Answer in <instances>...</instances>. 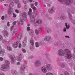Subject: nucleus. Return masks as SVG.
Masks as SVG:
<instances>
[{
    "label": "nucleus",
    "mask_w": 75,
    "mask_h": 75,
    "mask_svg": "<svg viewBox=\"0 0 75 75\" xmlns=\"http://www.w3.org/2000/svg\"><path fill=\"white\" fill-rule=\"evenodd\" d=\"M59 55L61 57H63L65 54V57L68 59L72 58V54L71 51L69 49H65L64 51L62 50H60L58 51Z\"/></svg>",
    "instance_id": "1"
},
{
    "label": "nucleus",
    "mask_w": 75,
    "mask_h": 75,
    "mask_svg": "<svg viewBox=\"0 0 75 75\" xmlns=\"http://www.w3.org/2000/svg\"><path fill=\"white\" fill-rule=\"evenodd\" d=\"M32 12V9L31 8L29 9V11L28 12V15L30 16V20L32 23H34L35 21V18L37 16V12L36 11H35L32 16L31 15V12Z\"/></svg>",
    "instance_id": "2"
},
{
    "label": "nucleus",
    "mask_w": 75,
    "mask_h": 75,
    "mask_svg": "<svg viewBox=\"0 0 75 75\" xmlns=\"http://www.w3.org/2000/svg\"><path fill=\"white\" fill-rule=\"evenodd\" d=\"M6 64H4L3 67H1V69L3 71H7V69L10 68L9 65H10V62L7 60H5Z\"/></svg>",
    "instance_id": "3"
},
{
    "label": "nucleus",
    "mask_w": 75,
    "mask_h": 75,
    "mask_svg": "<svg viewBox=\"0 0 75 75\" xmlns=\"http://www.w3.org/2000/svg\"><path fill=\"white\" fill-rule=\"evenodd\" d=\"M10 59H11V64H14V60L16 59V60L18 61H20L21 60L22 58V57H21V55L20 56H19V57H15V56H11L10 57Z\"/></svg>",
    "instance_id": "4"
},
{
    "label": "nucleus",
    "mask_w": 75,
    "mask_h": 75,
    "mask_svg": "<svg viewBox=\"0 0 75 75\" xmlns=\"http://www.w3.org/2000/svg\"><path fill=\"white\" fill-rule=\"evenodd\" d=\"M59 1L62 3L65 2L66 5H71L73 3V0H58Z\"/></svg>",
    "instance_id": "5"
},
{
    "label": "nucleus",
    "mask_w": 75,
    "mask_h": 75,
    "mask_svg": "<svg viewBox=\"0 0 75 75\" xmlns=\"http://www.w3.org/2000/svg\"><path fill=\"white\" fill-rule=\"evenodd\" d=\"M25 66L23 65L21 67V68L20 72L21 75H24L25 74L24 73V69H25Z\"/></svg>",
    "instance_id": "6"
},
{
    "label": "nucleus",
    "mask_w": 75,
    "mask_h": 75,
    "mask_svg": "<svg viewBox=\"0 0 75 75\" xmlns=\"http://www.w3.org/2000/svg\"><path fill=\"white\" fill-rule=\"evenodd\" d=\"M46 68L48 71H51L52 69V66L50 64H48L46 65Z\"/></svg>",
    "instance_id": "7"
},
{
    "label": "nucleus",
    "mask_w": 75,
    "mask_h": 75,
    "mask_svg": "<svg viewBox=\"0 0 75 75\" xmlns=\"http://www.w3.org/2000/svg\"><path fill=\"white\" fill-rule=\"evenodd\" d=\"M30 42L31 45H32V47H30V49L32 51H33L34 50V47H33V45H34V41L32 39H30Z\"/></svg>",
    "instance_id": "8"
},
{
    "label": "nucleus",
    "mask_w": 75,
    "mask_h": 75,
    "mask_svg": "<svg viewBox=\"0 0 75 75\" xmlns=\"http://www.w3.org/2000/svg\"><path fill=\"white\" fill-rule=\"evenodd\" d=\"M51 36H46L44 38V41H50L51 40Z\"/></svg>",
    "instance_id": "9"
},
{
    "label": "nucleus",
    "mask_w": 75,
    "mask_h": 75,
    "mask_svg": "<svg viewBox=\"0 0 75 75\" xmlns=\"http://www.w3.org/2000/svg\"><path fill=\"white\" fill-rule=\"evenodd\" d=\"M55 11V9L54 7H53L52 9H49L48 10L49 13L51 14H52V13H53V12H54Z\"/></svg>",
    "instance_id": "10"
},
{
    "label": "nucleus",
    "mask_w": 75,
    "mask_h": 75,
    "mask_svg": "<svg viewBox=\"0 0 75 75\" xmlns=\"http://www.w3.org/2000/svg\"><path fill=\"white\" fill-rule=\"evenodd\" d=\"M35 67H39L41 65V63L39 60H37L35 64Z\"/></svg>",
    "instance_id": "11"
},
{
    "label": "nucleus",
    "mask_w": 75,
    "mask_h": 75,
    "mask_svg": "<svg viewBox=\"0 0 75 75\" xmlns=\"http://www.w3.org/2000/svg\"><path fill=\"white\" fill-rule=\"evenodd\" d=\"M29 34L32 37H34V32L33 30H30L29 31Z\"/></svg>",
    "instance_id": "12"
},
{
    "label": "nucleus",
    "mask_w": 75,
    "mask_h": 75,
    "mask_svg": "<svg viewBox=\"0 0 75 75\" xmlns=\"http://www.w3.org/2000/svg\"><path fill=\"white\" fill-rule=\"evenodd\" d=\"M20 41H18L16 42H15L13 44V46L15 48H17L18 46V44L20 43Z\"/></svg>",
    "instance_id": "13"
},
{
    "label": "nucleus",
    "mask_w": 75,
    "mask_h": 75,
    "mask_svg": "<svg viewBox=\"0 0 75 75\" xmlns=\"http://www.w3.org/2000/svg\"><path fill=\"white\" fill-rule=\"evenodd\" d=\"M17 29L16 28L14 30L12 34V36L13 37H14L16 34H17Z\"/></svg>",
    "instance_id": "14"
},
{
    "label": "nucleus",
    "mask_w": 75,
    "mask_h": 75,
    "mask_svg": "<svg viewBox=\"0 0 75 75\" xmlns=\"http://www.w3.org/2000/svg\"><path fill=\"white\" fill-rule=\"evenodd\" d=\"M47 71L46 67H43L42 68V71L44 73H46L47 72Z\"/></svg>",
    "instance_id": "15"
},
{
    "label": "nucleus",
    "mask_w": 75,
    "mask_h": 75,
    "mask_svg": "<svg viewBox=\"0 0 75 75\" xmlns=\"http://www.w3.org/2000/svg\"><path fill=\"white\" fill-rule=\"evenodd\" d=\"M23 18L25 21L27 20V15L25 13H23Z\"/></svg>",
    "instance_id": "16"
},
{
    "label": "nucleus",
    "mask_w": 75,
    "mask_h": 75,
    "mask_svg": "<svg viewBox=\"0 0 75 75\" xmlns=\"http://www.w3.org/2000/svg\"><path fill=\"white\" fill-rule=\"evenodd\" d=\"M27 44V40H24L23 42L22 43V45L23 47H24L26 45V44Z\"/></svg>",
    "instance_id": "17"
},
{
    "label": "nucleus",
    "mask_w": 75,
    "mask_h": 75,
    "mask_svg": "<svg viewBox=\"0 0 75 75\" xmlns=\"http://www.w3.org/2000/svg\"><path fill=\"white\" fill-rule=\"evenodd\" d=\"M22 37V34L21 33H19L17 36V40H20L21 39V37Z\"/></svg>",
    "instance_id": "18"
},
{
    "label": "nucleus",
    "mask_w": 75,
    "mask_h": 75,
    "mask_svg": "<svg viewBox=\"0 0 75 75\" xmlns=\"http://www.w3.org/2000/svg\"><path fill=\"white\" fill-rule=\"evenodd\" d=\"M5 51L3 50H1V47H0V54H3L5 53Z\"/></svg>",
    "instance_id": "19"
},
{
    "label": "nucleus",
    "mask_w": 75,
    "mask_h": 75,
    "mask_svg": "<svg viewBox=\"0 0 75 75\" xmlns=\"http://www.w3.org/2000/svg\"><path fill=\"white\" fill-rule=\"evenodd\" d=\"M36 47H39V45H42V43L41 42H39V43H38L37 42H36Z\"/></svg>",
    "instance_id": "20"
},
{
    "label": "nucleus",
    "mask_w": 75,
    "mask_h": 75,
    "mask_svg": "<svg viewBox=\"0 0 75 75\" xmlns=\"http://www.w3.org/2000/svg\"><path fill=\"white\" fill-rule=\"evenodd\" d=\"M8 35V32L5 31L4 33V37L6 38L7 37Z\"/></svg>",
    "instance_id": "21"
},
{
    "label": "nucleus",
    "mask_w": 75,
    "mask_h": 75,
    "mask_svg": "<svg viewBox=\"0 0 75 75\" xmlns=\"http://www.w3.org/2000/svg\"><path fill=\"white\" fill-rule=\"evenodd\" d=\"M18 23L20 24V25H23V23H24V22H23V20H22L21 21H19L18 22Z\"/></svg>",
    "instance_id": "22"
},
{
    "label": "nucleus",
    "mask_w": 75,
    "mask_h": 75,
    "mask_svg": "<svg viewBox=\"0 0 75 75\" xmlns=\"http://www.w3.org/2000/svg\"><path fill=\"white\" fill-rule=\"evenodd\" d=\"M8 13L9 15L11 13V8L9 7V8L8 11Z\"/></svg>",
    "instance_id": "23"
},
{
    "label": "nucleus",
    "mask_w": 75,
    "mask_h": 75,
    "mask_svg": "<svg viewBox=\"0 0 75 75\" xmlns=\"http://www.w3.org/2000/svg\"><path fill=\"white\" fill-rule=\"evenodd\" d=\"M37 23L38 24H42V21L40 19H39L37 20Z\"/></svg>",
    "instance_id": "24"
},
{
    "label": "nucleus",
    "mask_w": 75,
    "mask_h": 75,
    "mask_svg": "<svg viewBox=\"0 0 75 75\" xmlns=\"http://www.w3.org/2000/svg\"><path fill=\"white\" fill-rule=\"evenodd\" d=\"M7 49L8 51H12V49L10 46H8L7 47Z\"/></svg>",
    "instance_id": "25"
},
{
    "label": "nucleus",
    "mask_w": 75,
    "mask_h": 75,
    "mask_svg": "<svg viewBox=\"0 0 75 75\" xmlns=\"http://www.w3.org/2000/svg\"><path fill=\"white\" fill-rule=\"evenodd\" d=\"M11 72L13 75H15L17 74V71L14 70H12L11 71Z\"/></svg>",
    "instance_id": "26"
},
{
    "label": "nucleus",
    "mask_w": 75,
    "mask_h": 75,
    "mask_svg": "<svg viewBox=\"0 0 75 75\" xmlns=\"http://www.w3.org/2000/svg\"><path fill=\"white\" fill-rule=\"evenodd\" d=\"M68 15H69V18H72V15H71V14L70 13V12H71V11H70L69 10L68 11Z\"/></svg>",
    "instance_id": "27"
},
{
    "label": "nucleus",
    "mask_w": 75,
    "mask_h": 75,
    "mask_svg": "<svg viewBox=\"0 0 75 75\" xmlns=\"http://www.w3.org/2000/svg\"><path fill=\"white\" fill-rule=\"evenodd\" d=\"M60 18L62 20H65V19L66 18L65 16L64 15H62L61 16Z\"/></svg>",
    "instance_id": "28"
},
{
    "label": "nucleus",
    "mask_w": 75,
    "mask_h": 75,
    "mask_svg": "<svg viewBox=\"0 0 75 75\" xmlns=\"http://www.w3.org/2000/svg\"><path fill=\"white\" fill-rule=\"evenodd\" d=\"M65 26L68 29L69 28L70 25H69L68 24V25H67V23H65Z\"/></svg>",
    "instance_id": "29"
},
{
    "label": "nucleus",
    "mask_w": 75,
    "mask_h": 75,
    "mask_svg": "<svg viewBox=\"0 0 75 75\" xmlns=\"http://www.w3.org/2000/svg\"><path fill=\"white\" fill-rule=\"evenodd\" d=\"M65 66V64L64 63H62L60 65V67H62V68H64Z\"/></svg>",
    "instance_id": "30"
},
{
    "label": "nucleus",
    "mask_w": 75,
    "mask_h": 75,
    "mask_svg": "<svg viewBox=\"0 0 75 75\" xmlns=\"http://www.w3.org/2000/svg\"><path fill=\"white\" fill-rule=\"evenodd\" d=\"M35 33L37 34V35H38L39 34V31H38L37 29L35 30Z\"/></svg>",
    "instance_id": "31"
},
{
    "label": "nucleus",
    "mask_w": 75,
    "mask_h": 75,
    "mask_svg": "<svg viewBox=\"0 0 75 75\" xmlns=\"http://www.w3.org/2000/svg\"><path fill=\"white\" fill-rule=\"evenodd\" d=\"M6 42H7V40L6 39L3 40L2 41V42H3V44L6 43Z\"/></svg>",
    "instance_id": "32"
},
{
    "label": "nucleus",
    "mask_w": 75,
    "mask_h": 75,
    "mask_svg": "<svg viewBox=\"0 0 75 75\" xmlns=\"http://www.w3.org/2000/svg\"><path fill=\"white\" fill-rule=\"evenodd\" d=\"M8 3H9V6H11V5H12V6L14 5V3L13 2H9Z\"/></svg>",
    "instance_id": "33"
},
{
    "label": "nucleus",
    "mask_w": 75,
    "mask_h": 75,
    "mask_svg": "<svg viewBox=\"0 0 75 75\" xmlns=\"http://www.w3.org/2000/svg\"><path fill=\"white\" fill-rule=\"evenodd\" d=\"M64 74L65 75H69V74L67 71H65L64 72Z\"/></svg>",
    "instance_id": "34"
},
{
    "label": "nucleus",
    "mask_w": 75,
    "mask_h": 75,
    "mask_svg": "<svg viewBox=\"0 0 75 75\" xmlns=\"http://www.w3.org/2000/svg\"><path fill=\"white\" fill-rule=\"evenodd\" d=\"M15 1L16 4H18V3H20V2L18 1V0H15Z\"/></svg>",
    "instance_id": "35"
},
{
    "label": "nucleus",
    "mask_w": 75,
    "mask_h": 75,
    "mask_svg": "<svg viewBox=\"0 0 75 75\" xmlns=\"http://www.w3.org/2000/svg\"><path fill=\"white\" fill-rule=\"evenodd\" d=\"M14 0H8L7 1V3H11V2H13V1H14Z\"/></svg>",
    "instance_id": "36"
},
{
    "label": "nucleus",
    "mask_w": 75,
    "mask_h": 75,
    "mask_svg": "<svg viewBox=\"0 0 75 75\" xmlns=\"http://www.w3.org/2000/svg\"><path fill=\"white\" fill-rule=\"evenodd\" d=\"M46 75H54V74L51 73H48L46 74Z\"/></svg>",
    "instance_id": "37"
},
{
    "label": "nucleus",
    "mask_w": 75,
    "mask_h": 75,
    "mask_svg": "<svg viewBox=\"0 0 75 75\" xmlns=\"http://www.w3.org/2000/svg\"><path fill=\"white\" fill-rule=\"evenodd\" d=\"M51 29H50V28H49L47 30V32L48 33H51Z\"/></svg>",
    "instance_id": "38"
},
{
    "label": "nucleus",
    "mask_w": 75,
    "mask_h": 75,
    "mask_svg": "<svg viewBox=\"0 0 75 75\" xmlns=\"http://www.w3.org/2000/svg\"><path fill=\"white\" fill-rule=\"evenodd\" d=\"M34 4H30L31 7L32 8L34 7Z\"/></svg>",
    "instance_id": "39"
},
{
    "label": "nucleus",
    "mask_w": 75,
    "mask_h": 75,
    "mask_svg": "<svg viewBox=\"0 0 75 75\" xmlns=\"http://www.w3.org/2000/svg\"><path fill=\"white\" fill-rule=\"evenodd\" d=\"M15 11H16V13H17V14L19 13V11L17 9H16L15 10Z\"/></svg>",
    "instance_id": "40"
},
{
    "label": "nucleus",
    "mask_w": 75,
    "mask_h": 75,
    "mask_svg": "<svg viewBox=\"0 0 75 75\" xmlns=\"http://www.w3.org/2000/svg\"><path fill=\"white\" fill-rule=\"evenodd\" d=\"M18 8H20V7H21V5H20V4L19 3H18Z\"/></svg>",
    "instance_id": "41"
},
{
    "label": "nucleus",
    "mask_w": 75,
    "mask_h": 75,
    "mask_svg": "<svg viewBox=\"0 0 75 75\" xmlns=\"http://www.w3.org/2000/svg\"><path fill=\"white\" fill-rule=\"evenodd\" d=\"M3 40V37L0 35V40Z\"/></svg>",
    "instance_id": "42"
},
{
    "label": "nucleus",
    "mask_w": 75,
    "mask_h": 75,
    "mask_svg": "<svg viewBox=\"0 0 75 75\" xmlns=\"http://www.w3.org/2000/svg\"><path fill=\"white\" fill-rule=\"evenodd\" d=\"M73 58L74 60V61H75V56L74 54L73 55Z\"/></svg>",
    "instance_id": "43"
},
{
    "label": "nucleus",
    "mask_w": 75,
    "mask_h": 75,
    "mask_svg": "<svg viewBox=\"0 0 75 75\" xmlns=\"http://www.w3.org/2000/svg\"><path fill=\"white\" fill-rule=\"evenodd\" d=\"M19 44V48H20L21 47V44L20 43H19L18 44Z\"/></svg>",
    "instance_id": "44"
},
{
    "label": "nucleus",
    "mask_w": 75,
    "mask_h": 75,
    "mask_svg": "<svg viewBox=\"0 0 75 75\" xmlns=\"http://www.w3.org/2000/svg\"><path fill=\"white\" fill-rule=\"evenodd\" d=\"M22 50L23 52H24V53L25 52V49H22Z\"/></svg>",
    "instance_id": "45"
},
{
    "label": "nucleus",
    "mask_w": 75,
    "mask_h": 75,
    "mask_svg": "<svg viewBox=\"0 0 75 75\" xmlns=\"http://www.w3.org/2000/svg\"><path fill=\"white\" fill-rule=\"evenodd\" d=\"M32 8L34 10H37V8H36V7H35V6H34L33 8Z\"/></svg>",
    "instance_id": "46"
},
{
    "label": "nucleus",
    "mask_w": 75,
    "mask_h": 75,
    "mask_svg": "<svg viewBox=\"0 0 75 75\" xmlns=\"http://www.w3.org/2000/svg\"><path fill=\"white\" fill-rule=\"evenodd\" d=\"M17 16V15H16V14L14 13H13V17H16Z\"/></svg>",
    "instance_id": "47"
},
{
    "label": "nucleus",
    "mask_w": 75,
    "mask_h": 75,
    "mask_svg": "<svg viewBox=\"0 0 75 75\" xmlns=\"http://www.w3.org/2000/svg\"><path fill=\"white\" fill-rule=\"evenodd\" d=\"M16 23H17V21H14V22H13V25H15L16 24Z\"/></svg>",
    "instance_id": "48"
},
{
    "label": "nucleus",
    "mask_w": 75,
    "mask_h": 75,
    "mask_svg": "<svg viewBox=\"0 0 75 75\" xmlns=\"http://www.w3.org/2000/svg\"><path fill=\"white\" fill-rule=\"evenodd\" d=\"M47 6L49 7H51V4H47Z\"/></svg>",
    "instance_id": "49"
},
{
    "label": "nucleus",
    "mask_w": 75,
    "mask_h": 75,
    "mask_svg": "<svg viewBox=\"0 0 75 75\" xmlns=\"http://www.w3.org/2000/svg\"><path fill=\"white\" fill-rule=\"evenodd\" d=\"M9 43L11 44L12 43V40H10L9 41Z\"/></svg>",
    "instance_id": "50"
},
{
    "label": "nucleus",
    "mask_w": 75,
    "mask_h": 75,
    "mask_svg": "<svg viewBox=\"0 0 75 75\" xmlns=\"http://www.w3.org/2000/svg\"><path fill=\"white\" fill-rule=\"evenodd\" d=\"M3 60V58L2 57H0V61H2Z\"/></svg>",
    "instance_id": "51"
},
{
    "label": "nucleus",
    "mask_w": 75,
    "mask_h": 75,
    "mask_svg": "<svg viewBox=\"0 0 75 75\" xmlns=\"http://www.w3.org/2000/svg\"><path fill=\"white\" fill-rule=\"evenodd\" d=\"M42 29V28L41 27L39 28H38V31H41V30Z\"/></svg>",
    "instance_id": "52"
},
{
    "label": "nucleus",
    "mask_w": 75,
    "mask_h": 75,
    "mask_svg": "<svg viewBox=\"0 0 75 75\" xmlns=\"http://www.w3.org/2000/svg\"><path fill=\"white\" fill-rule=\"evenodd\" d=\"M1 19L2 20H4V16H2L1 17Z\"/></svg>",
    "instance_id": "53"
},
{
    "label": "nucleus",
    "mask_w": 75,
    "mask_h": 75,
    "mask_svg": "<svg viewBox=\"0 0 75 75\" xmlns=\"http://www.w3.org/2000/svg\"><path fill=\"white\" fill-rule=\"evenodd\" d=\"M27 30H30V27H27Z\"/></svg>",
    "instance_id": "54"
},
{
    "label": "nucleus",
    "mask_w": 75,
    "mask_h": 75,
    "mask_svg": "<svg viewBox=\"0 0 75 75\" xmlns=\"http://www.w3.org/2000/svg\"><path fill=\"white\" fill-rule=\"evenodd\" d=\"M25 9H27V5H25Z\"/></svg>",
    "instance_id": "55"
},
{
    "label": "nucleus",
    "mask_w": 75,
    "mask_h": 75,
    "mask_svg": "<svg viewBox=\"0 0 75 75\" xmlns=\"http://www.w3.org/2000/svg\"><path fill=\"white\" fill-rule=\"evenodd\" d=\"M0 75H4V73H0Z\"/></svg>",
    "instance_id": "56"
},
{
    "label": "nucleus",
    "mask_w": 75,
    "mask_h": 75,
    "mask_svg": "<svg viewBox=\"0 0 75 75\" xmlns=\"http://www.w3.org/2000/svg\"><path fill=\"white\" fill-rule=\"evenodd\" d=\"M35 6H37L38 4V2H35Z\"/></svg>",
    "instance_id": "57"
},
{
    "label": "nucleus",
    "mask_w": 75,
    "mask_h": 75,
    "mask_svg": "<svg viewBox=\"0 0 75 75\" xmlns=\"http://www.w3.org/2000/svg\"><path fill=\"white\" fill-rule=\"evenodd\" d=\"M7 26H10V22H8L7 23Z\"/></svg>",
    "instance_id": "58"
},
{
    "label": "nucleus",
    "mask_w": 75,
    "mask_h": 75,
    "mask_svg": "<svg viewBox=\"0 0 75 75\" xmlns=\"http://www.w3.org/2000/svg\"><path fill=\"white\" fill-rule=\"evenodd\" d=\"M67 30V29L65 28H64V31H66V30Z\"/></svg>",
    "instance_id": "59"
},
{
    "label": "nucleus",
    "mask_w": 75,
    "mask_h": 75,
    "mask_svg": "<svg viewBox=\"0 0 75 75\" xmlns=\"http://www.w3.org/2000/svg\"><path fill=\"white\" fill-rule=\"evenodd\" d=\"M14 27V25H13L12 26V27L11 28V29H12V30H13Z\"/></svg>",
    "instance_id": "60"
},
{
    "label": "nucleus",
    "mask_w": 75,
    "mask_h": 75,
    "mask_svg": "<svg viewBox=\"0 0 75 75\" xmlns=\"http://www.w3.org/2000/svg\"><path fill=\"white\" fill-rule=\"evenodd\" d=\"M65 37H66V38H69V37L68 36H66Z\"/></svg>",
    "instance_id": "61"
},
{
    "label": "nucleus",
    "mask_w": 75,
    "mask_h": 75,
    "mask_svg": "<svg viewBox=\"0 0 75 75\" xmlns=\"http://www.w3.org/2000/svg\"><path fill=\"white\" fill-rule=\"evenodd\" d=\"M20 64V62H18L17 63V65H19Z\"/></svg>",
    "instance_id": "62"
},
{
    "label": "nucleus",
    "mask_w": 75,
    "mask_h": 75,
    "mask_svg": "<svg viewBox=\"0 0 75 75\" xmlns=\"http://www.w3.org/2000/svg\"><path fill=\"white\" fill-rule=\"evenodd\" d=\"M30 58H33V56H31L30 57Z\"/></svg>",
    "instance_id": "63"
},
{
    "label": "nucleus",
    "mask_w": 75,
    "mask_h": 75,
    "mask_svg": "<svg viewBox=\"0 0 75 75\" xmlns=\"http://www.w3.org/2000/svg\"><path fill=\"white\" fill-rule=\"evenodd\" d=\"M29 75H33V74L31 73H30L29 74Z\"/></svg>",
    "instance_id": "64"
}]
</instances>
